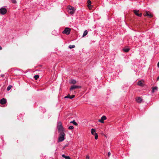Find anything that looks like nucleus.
<instances>
[{
    "label": "nucleus",
    "instance_id": "7",
    "mask_svg": "<svg viewBox=\"0 0 159 159\" xmlns=\"http://www.w3.org/2000/svg\"><path fill=\"white\" fill-rule=\"evenodd\" d=\"M7 102L6 99L4 98H3L0 100V103L1 104H4Z\"/></svg>",
    "mask_w": 159,
    "mask_h": 159
},
{
    "label": "nucleus",
    "instance_id": "25",
    "mask_svg": "<svg viewBox=\"0 0 159 159\" xmlns=\"http://www.w3.org/2000/svg\"><path fill=\"white\" fill-rule=\"evenodd\" d=\"M149 11L146 12L144 14V16H148V13H149Z\"/></svg>",
    "mask_w": 159,
    "mask_h": 159
},
{
    "label": "nucleus",
    "instance_id": "29",
    "mask_svg": "<svg viewBox=\"0 0 159 159\" xmlns=\"http://www.w3.org/2000/svg\"><path fill=\"white\" fill-rule=\"evenodd\" d=\"M95 136V138L96 139H97L98 138V135L97 134L94 135Z\"/></svg>",
    "mask_w": 159,
    "mask_h": 159
},
{
    "label": "nucleus",
    "instance_id": "22",
    "mask_svg": "<svg viewBox=\"0 0 159 159\" xmlns=\"http://www.w3.org/2000/svg\"><path fill=\"white\" fill-rule=\"evenodd\" d=\"M12 87V86L11 85L9 86L7 88V91H9L10 89H11Z\"/></svg>",
    "mask_w": 159,
    "mask_h": 159
},
{
    "label": "nucleus",
    "instance_id": "27",
    "mask_svg": "<svg viewBox=\"0 0 159 159\" xmlns=\"http://www.w3.org/2000/svg\"><path fill=\"white\" fill-rule=\"evenodd\" d=\"M69 129H73L74 128V127L73 126H72V125H70V126L69 127Z\"/></svg>",
    "mask_w": 159,
    "mask_h": 159
},
{
    "label": "nucleus",
    "instance_id": "13",
    "mask_svg": "<svg viewBox=\"0 0 159 159\" xmlns=\"http://www.w3.org/2000/svg\"><path fill=\"white\" fill-rule=\"evenodd\" d=\"M91 132L92 134L93 135H95L97 133L95 132V129H92L91 130Z\"/></svg>",
    "mask_w": 159,
    "mask_h": 159
},
{
    "label": "nucleus",
    "instance_id": "11",
    "mask_svg": "<svg viewBox=\"0 0 159 159\" xmlns=\"http://www.w3.org/2000/svg\"><path fill=\"white\" fill-rule=\"evenodd\" d=\"M138 85L140 86H143L144 85L143 82L141 80L139 81L138 83Z\"/></svg>",
    "mask_w": 159,
    "mask_h": 159
},
{
    "label": "nucleus",
    "instance_id": "33",
    "mask_svg": "<svg viewBox=\"0 0 159 159\" xmlns=\"http://www.w3.org/2000/svg\"><path fill=\"white\" fill-rule=\"evenodd\" d=\"M62 157H64V158H65L66 157V156L65 155H64V154H63V155H62Z\"/></svg>",
    "mask_w": 159,
    "mask_h": 159
},
{
    "label": "nucleus",
    "instance_id": "34",
    "mask_svg": "<svg viewBox=\"0 0 159 159\" xmlns=\"http://www.w3.org/2000/svg\"><path fill=\"white\" fill-rule=\"evenodd\" d=\"M108 157H109L111 155V153L110 152H109L108 153Z\"/></svg>",
    "mask_w": 159,
    "mask_h": 159
},
{
    "label": "nucleus",
    "instance_id": "9",
    "mask_svg": "<svg viewBox=\"0 0 159 159\" xmlns=\"http://www.w3.org/2000/svg\"><path fill=\"white\" fill-rule=\"evenodd\" d=\"M143 100V99L140 97H138L136 98V101L137 102L139 103H141Z\"/></svg>",
    "mask_w": 159,
    "mask_h": 159
},
{
    "label": "nucleus",
    "instance_id": "37",
    "mask_svg": "<svg viewBox=\"0 0 159 159\" xmlns=\"http://www.w3.org/2000/svg\"><path fill=\"white\" fill-rule=\"evenodd\" d=\"M2 48L0 46V50H2Z\"/></svg>",
    "mask_w": 159,
    "mask_h": 159
},
{
    "label": "nucleus",
    "instance_id": "2",
    "mask_svg": "<svg viewBox=\"0 0 159 159\" xmlns=\"http://www.w3.org/2000/svg\"><path fill=\"white\" fill-rule=\"evenodd\" d=\"M7 9L4 7H1L0 9V13L2 15L5 14L7 13Z\"/></svg>",
    "mask_w": 159,
    "mask_h": 159
},
{
    "label": "nucleus",
    "instance_id": "4",
    "mask_svg": "<svg viewBox=\"0 0 159 159\" xmlns=\"http://www.w3.org/2000/svg\"><path fill=\"white\" fill-rule=\"evenodd\" d=\"M81 88V87L80 86H77L73 85V86H71L70 88V90H72L74 89H80Z\"/></svg>",
    "mask_w": 159,
    "mask_h": 159
},
{
    "label": "nucleus",
    "instance_id": "6",
    "mask_svg": "<svg viewBox=\"0 0 159 159\" xmlns=\"http://www.w3.org/2000/svg\"><path fill=\"white\" fill-rule=\"evenodd\" d=\"M106 119L107 118L106 116H103L101 117V119L98 120V121L101 123H104V120H106Z\"/></svg>",
    "mask_w": 159,
    "mask_h": 159
},
{
    "label": "nucleus",
    "instance_id": "14",
    "mask_svg": "<svg viewBox=\"0 0 159 159\" xmlns=\"http://www.w3.org/2000/svg\"><path fill=\"white\" fill-rule=\"evenodd\" d=\"M158 88L157 87H155L152 88V93H154L155 91H157V90Z\"/></svg>",
    "mask_w": 159,
    "mask_h": 159
},
{
    "label": "nucleus",
    "instance_id": "31",
    "mask_svg": "<svg viewBox=\"0 0 159 159\" xmlns=\"http://www.w3.org/2000/svg\"><path fill=\"white\" fill-rule=\"evenodd\" d=\"M12 2L14 3H16V0H12Z\"/></svg>",
    "mask_w": 159,
    "mask_h": 159
},
{
    "label": "nucleus",
    "instance_id": "36",
    "mask_svg": "<svg viewBox=\"0 0 159 159\" xmlns=\"http://www.w3.org/2000/svg\"><path fill=\"white\" fill-rule=\"evenodd\" d=\"M159 79V76L157 77V80H158Z\"/></svg>",
    "mask_w": 159,
    "mask_h": 159
},
{
    "label": "nucleus",
    "instance_id": "10",
    "mask_svg": "<svg viewBox=\"0 0 159 159\" xmlns=\"http://www.w3.org/2000/svg\"><path fill=\"white\" fill-rule=\"evenodd\" d=\"M75 96L74 95H70L69 94H68L66 96L64 97V98H69L70 99H72L74 98Z\"/></svg>",
    "mask_w": 159,
    "mask_h": 159
},
{
    "label": "nucleus",
    "instance_id": "17",
    "mask_svg": "<svg viewBox=\"0 0 159 159\" xmlns=\"http://www.w3.org/2000/svg\"><path fill=\"white\" fill-rule=\"evenodd\" d=\"M70 123H73L74 125H77V124L75 120H73V121H71L70 122Z\"/></svg>",
    "mask_w": 159,
    "mask_h": 159
},
{
    "label": "nucleus",
    "instance_id": "21",
    "mask_svg": "<svg viewBox=\"0 0 159 159\" xmlns=\"http://www.w3.org/2000/svg\"><path fill=\"white\" fill-rule=\"evenodd\" d=\"M62 126V124L59 121L57 123V126Z\"/></svg>",
    "mask_w": 159,
    "mask_h": 159
},
{
    "label": "nucleus",
    "instance_id": "30",
    "mask_svg": "<svg viewBox=\"0 0 159 159\" xmlns=\"http://www.w3.org/2000/svg\"><path fill=\"white\" fill-rule=\"evenodd\" d=\"M65 158L66 159H71L69 156H66Z\"/></svg>",
    "mask_w": 159,
    "mask_h": 159
},
{
    "label": "nucleus",
    "instance_id": "16",
    "mask_svg": "<svg viewBox=\"0 0 159 159\" xmlns=\"http://www.w3.org/2000/svg\"><path fill=\"white\" fill-rule=\"evenodd\" d=\"M88 34V31L87 30H85L84 32L83 37L85 36Z\"/></svg>",
    "mask_w": 159,
    "mask_h": 159
},
{
    "label": "nucleus",
    "instance_id": "8",
    "mask_svg": "<svg viewBox=\"0 0 159 159\" xmlns=\"http://www.w3.org/2000/svg\"><path fill=\"white\" fill-rule=\"evenodd\" d=\"M139 11H136L135 10H134L133 11V12L136 16H139V17H141L142 16V13H140V14H139L138 13Z\"/></svg>",
    "mask_w": 159,
    "mask_h": 159
},
{
    "label": "nucleus",
    "instance_id": "1",
    "mask_svg": "<svg viewBox=\"0 0 159 159\" xmlns=\"http://www.w3.org/2000/svg\"><path fill=\"white\" fill-rule=\"evenodd\" d=\"M65 134L64 132L60 133L59 136L58 138V142H61L63 141L65 139Z\"/></svg>",
    "mask_w": 159,
    "mask_h": 159
},
{
    "label": "nucleus",
    "instance_id": "15",
    "mask_svg": "<svg viewBox=\"0 0 159 159\" xmlns=\"http://www.w3.org/2000/svg\"><path fill=\"white\" fill-rule=\"evenodd\" d=\"M74 9H75L74 8V7L71 6H69L68 7V11H71Z\"/></svg>",
    "mask_w": 159,
    "mask_h": 159
},
{
    "label": "nucleus",
    "instance_id": "5",
    "mask_svg": "<svg viewBox=\"0 0 159 159\" xmlns=\"http://www.w3.org/2000/svg\"><path fill=\"white\" fill-rule=\"evenodd\" d=\"M57 128L58 131L59 133H61V132H63L64 129L62 126H57Z\"/></svg>",
    "mask_w": 159,
    "mask_h": 159
},
{
    "label": "nucleus",
    "instance_id": "24",
    "mask_svg": "<svg viewBox=\"0 0 159 159\" xmlns=\"http://www.w3.org/2000/svg\"><path fill=\"white\" fill-rule=\"evenodd\" d=\"M149 17L151 18L153 16L152 14H151L150 12H149V13H148V15Z\"/></svg>",
    "mask_w": 159,
    "mask_h": 159
},
{
    "label": "nucleus",
    "instance_id": "26",
    "mask_svg": "<svg viewBox=\"0 0 159 159\" xmlns=\"http://www.w3.org/2000/svg\"><path fill=\"white\" fill-rule=\"evenodd\" d=\"M87 3L88 4V5H91V2L90 1V0H88L87 1Z\"/></svg>",
    "mask_w": 159,
    "mask_h": 159
},
{
    "label": "nucleus",
    "instance_id": "28",
    "mask_svg": "<svg viewBox=\"0 0 159 159\" xmlns=\"http://www.w3.org/2000/svg\"><path fill=\"white\" fill-rule=\"evenodd\" d=\"M88 6L89 9H92L93 6L91 5H88Z\"/></svg>",
    "mask_w": 159,
    "mask_h": 159
},
{
    "label": "nucleus",
    "instance_id": "38",
    "mask_svg": "<svg viewBox=\"0 0 159 159\" xmlns=\"http://www.w3.org/2000/svg\"><path fill=\"white\" fill-rule=\"evenodd\" d=\"M2 77H3V75H2Z\"/></svg>",
    "mask_w": 159,
    "mask_h": 159
},
{
    "label": "nucleus",
    "instance_id": "32",
    "mask_svg": "<svg viewBox=\"0 0 159 159\" xmlns=\"http://www.w3.org/2000/svg\"><path fill=\"white\" fill-rule=\"evenodd\" d=\"M86 159H89V156L88 155L86 156Z\"/></svg>",
    "mask_w": 159,
    "mask_h": 159
},
{
    "label": "nucleus",
    "instance_id": "3",
    "mask_svg": "<svg viewBox=\"0 0 159 159\" xmlns=\"http://www.w3.org/2000/svg\"><path fill=\"white\" fill-rule=\"evenodd\" d=\"M70 29L69 28L66 27L64 29L62 33L63 34L68 35L70 34Z\"/></svg>",
    "mask_w": 159,
    "mask_h": 159
},
{
    "label": "nucleus",
    "instance_id": "23",
    "mask_svg": "<svg viewBox=\"0 0 159 159\" xmlns=\"http://www.w3.org/2000/svg\"><path fill=\"white\" fill-rule=\"evenodd\" d=\"M75 45H70L69 46V48L70 49L73 48H75Z\"/></svg>",
    "mask_w": 159,
    "mask_h": 159
},
{
    "label": "nucleus",
    "instance_id": "20",
    "mask_svg": "<svg viewBox=\"0 0 159 159\" xmlns=\"http://www.w3.org/2000/svg\"><path fill=\"white\" fill-rule=\"evenodd\" d=\"M39 76L38 75H35L34 77V79L35 80H37L39 78Z\"/></svg>",
    "mask_w": 159,
    "mask_h": 159
},
{
    "label": "nucleus",
    "instance_id": "19",
    "mask_svg": "<svg viewBox=\"0 0 159 159\" xmlns=\"http://www.w3.org/2000/svg\"><path fill=\"white\" fill-rule=\"evenodd\" d=\"M70 83L73 84H75L76 83V81L75 80H71Z\"/></svg>",
    "mask_w": 159,
    "mask_h": 159
},
{
    "label": "nucleus",
    "instance_id": "35",
    "mask_svg": "<svg viewBox=\"0 0 159 159\" xmlns=\"http://www.w3.org/2000/svg\"><path fill=\"white\" fill-rule=\"evenodd\" d=\"M157 66L159 67V62L157 64Z\"/></svg>",
    "mask_w": 159,
    "mask_h": 159
},
{
    "label": "nucleus",
    "instance_id": "12",
    "mask_svg": "<svg viewBox=\"0 0 159 159\" xmlns=\"http://www.w3.org/2000/svg\"><path fill=\"white\" fill-rule=\"evenodd\" d=\"M130 50V48H124L123 49V51L125 52H128Z\"/></svg>",
    "mask_w": 159,
    "mask_h": 159
},
{
    "label": "nucleus",
    "instance_id": "18",
    "mask_svg": "<svg viewBox=\"0 0 159 159\" xmlns=\"http://www.w3.org/2000/svg\"><path fill=\"white\" fill-rule=\"evenodd\" d=\"M75 10V9L73 10H71V11H68L71 14H74V13Z\"/></svg>",
    "mask_w": 159,
    "mask_h": 159
}]
</instances>
